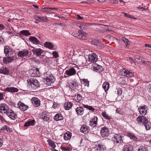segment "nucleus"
<instances>
[{"label": "nucleus", "instance_id": "69168bd1", "mask_svg": "<svg viewBox=\"0 0 151 151\" xmlns=\"http://www.w3.org/2000/svg\"><path fill=\"white\" fill-rule=\"evenodd\" d=\"M7 125H4L3 127L0 129V131L2 130H6L7 128Z\"/></svg>", "mask_w": 151, "mask_h": 151}, {"label": "nucleus", "instance_id": "ddd939ff", "mask_svg": "<svg viewBox=\"0 0 151 151\" xmlns=\"http://www.w3.org/2000/svg\"><path fill=\"white\" fill-rule=\"evenodd\" d=\"M29 53V51L26 49H24L22 50L19 51L17 54L18 56L21 58H23L27 56Z\"/></svg>", "mask_w": 151, "mask_h": 151}, {"label": "nucleus", "instance_id": "e433bc0d", "mask_svg": "<svg viewBox=\"0 0 151 151\" xmlns=\"http://www.w3.org/2000/svg\"><path fill=\"white\" fill-rule=\"evenodd\" d=\"M102 86L105 91L106 92L109 88V84L108 82H105L103 83Z\"/></svg>", "mask_w": 151, "mask_h": 151}, {"label": "nucleus", "instance_id": "f257e3e1", "mask_svg": "<svg viewBox=\"0 0 151 151\" xmlns=\"http://www.w3.org/2000/svg\"><path fill=\"white\" fill-rule=\"evenodd\" d=\"M137 123L144 125L146 131L149 130L151 128V123L148 119L143 115L139 116L136 119Z\"/></svg>", "mask_w": 151, "mask_h": 151}, {"label": "nucleus", "instance_id": "b1692460", "mask_svg": "<svg viewBox=\"0 0 151 151\" xmlns=\"http://www.w3.org/2000/svg\"><path fill=\"white\" fill-rule=\"evenodd\" d=\"M76 101L79 104H81L82 103L83 99L82 96L80 93H77L76 94H75L74 96Z\"/></svg>", "mask_w": 151, "mask_h": 151}, {"label": "nucleus", "instance_id": "c85d7f7f", "mask_svg": "<svg viewBox=\"0 0 151 151\" xmlns=\"http://www.w3.org/2000/svg\"><path fill=\"white\" fill-rule=\"evenodd\" d=\"M133 149V146L132 145L128 143L124 145L123 150L124 151H132Z\"/></svg>", "mask_w": 151, "mask_h": 151}, {"label": "nucleus", "instance_id": "052dcab7", "mask_svg": "<svg viewBox=\"0 0 151 151\" xmlns=\"http://www.w3.org/2000/svg\"><path fill=\"white\" fill-rule=\"evenodd\" d=\"M61 149L65 151H69L70 150V148L66 147H62Z\"/></svg>", "mask_w": 151, "mask_h": 151}, {"label": "nucleus", "instance_id": "c03bdc74", "mask_svg": "<svg viewBox=\"0 0 151 151\" xmlns=\"http://www.w3.org/2000/svg\"><path fill=\"white\" fill-rule=\"evenodd\" d=\"M47 142L49 145L53 149H54L56 147V145L55 143L51 140L48 139Z\"/></svg>", "mask_w": 151, "mask_h": 151}, {"label": "nucleus", "instance_id": "a19ab883", "mask_svg": "<svg viewBox=\"0 0 151 151\" xmlns=\"http://www.w3.org/2000/svg\"><path fill=\"white\" fill-rule=\"evenodd\" d=\"M122 40L123 42L126 44L127 47H129L130 45V41L128 39L123 37L122 38Z\"/></svg>", "mask_w": 151, "mask_h": 151}, {"label": "nucleus", "instance_id": "7ed1b4c3", "mask_svg": "<svg viewBox=\"0 0 151 151\" xmlns=\"http://www.w3.org/2000/svg\"><path fill=\"white\" fill-rule=\"evenodd\" d=\"M122 136L120 134H115L112 138V140L114 144H120L123 142Z\"/></svg>", "mask_w": 151, "mask_h": 151}, {"label": "nucleus", "instance_id": "58836bf2", "mask_svg": "<svg viewBox=\"0 0 151 151\" xmlns=\"http://www.w3.org/2000/svg\"><path fill=\"white\" fill-rule=\"evenodd\" d=\"M121 71V75L124 76H127L128 73H129V71L124 68L122 69Z\"/></svg>", "mask_w": 151, "mask_h": 151}, {"label": "nucleus", "instance_id": "bf43d9fd", "mask_svg": "<svg viewBox=\"0 0 151 151\" xmlns=\"http://www.w3.org/2000/svg\"><path fill=\"white\" fill-rule=\"evenodd\" d=\"M7 128L6 130L9 133H11L12 132L13 130L12 128H10L9 126H7Z\"/></svg>", "mask_w": 151, "mask_h": 151}, {"label": "nucleus", "instance_id": "49530a36", "mask_svg": "<svg viewBox=\"0 0 151 151\" xmlns=\"http://www.w3.org/2000/svg\"><path fill=\"white\" fill-rule=\"evenodd\" d=\"M41 9L42 10H44L46 12H48L49 10H52L54 9H57L55 8H49V7H45L44 8H42Z\"/></svg>", "mask_w": 151, "mask_h": 151}, {"label": "nucleus", "instance_id": "423d86ee", "mask_svg": "<svg viewBox=\"0 0 151 151\" xmlns=\"http://www.w3.org/2000/svg\"><path fill=\"white\" fill-rule=\"evenodd\" d=\"M6 114L12 120H15L17 118V114L11 109H9Z\"/></svg>", "mask_w": 151, "mask_h": 151}, {"label": "nucleus", "instance_id": "a878e982", "mask_svg": "<svg viewBox=\"0 0 151 151\" xmlns=\"http://www.w3.org/2000/svg\"><path fill=\"white\" fill-rule=\"evenodd\" d=\"M76 72L75 69L73 68L72 67L69 70H66L65 72V74L68 76H70L75 75Z\"/></svg>", "mask_w": 151, "mask_h": 151}, {"label": "nucleus", "instance_id": "680f3d73", "mask_svg": "<svg viewBox=\"0 0 151 151\" xmlns=\"http://www.w3.org/2000/svg\"><path fill=\"white\" fill-rule=\"evenodd\" d=\"M72 84L73 86L76 87L78 86V83L75 81H73Z\"/></svg>", "mask_w": 151, "mask_h": 151}, {"label": "nucleus", "instance_id": "8fccbe9b", "mask_svg": "<svg viewBox=\"0 0 151 151\" xmlns=\"http://www.w3.org/2000/svg\"><path fill=\"white\" fill-rule=\"evenodd\" d=\"M35 18L36 20L39 22L42 21L43 19V17L40 16H36Z\"/></svg>", "mask_w": 151, "mask_h": 151}, {"label": "nucleus", "instance_id": "f8f14e48", "mask_svg": "<svg viewBox=\"0 0 151 151\" xmlns=\"http://www.w3.org/2000/svg\"><path fill=\"white\" fill-rule=\"evenodd\" d=\"M6 57H4L3 59V62L4 64H7L12 62L14 60V56H6Z\"/></svg>", "mask_w": 151, "mask_h": 151}, {"label": "nucleus", "instance_id": "5fc2aeb1", "mask_svg": "<svg viewBox=\"0 0 151 151\" xmlns=\"http://www.w3.org/2000/svg\"><path fill=\"white\" fill-rule=\"evenodd\" d=\"M141 57L139 55H136L134 57V58L135 60L136 61L138 62L140 61L141 60Z\"/></svg>", "mask_w": 151, "mask_h": 151}, {"label": "nucleus", "instance_id": "09e8293b", "mask_svg": "<svg viewBox=\"0 0 151 151\" xmlns=\"http://www.w3.org/2000/svg\"><path fill=\"white\" fill-rule=\"evenodd\" d=\"M122 93V88H119L117 89L118 96H121Z\"/></svg>", "mask_w": 151, "mask_h": 151}, {"label": "nucleus", "instance_id": "c9c22d12", "mask_svg": "<svg viewBox=\"0 0 151 151\" xmlns=\"http://www.w3.org/2000/svg\"><path fill=\"white\" fill-rule=\"evenodd\" d=\"M35 120H32L25 123L24 126L25 127H29L30 126H33L34 124Z\"/></svg>", "mask_w": 151, "mask_h": 151}, {"label": "nucleus", "instance_id": "9d476101", "mask_svg": "<svg viewBox=\"0 0 151 151\" xmlns=\"http://www.w3.org/2000/svg\"><path fill=\"white\" fill-rule=\"evenodd\" d=\"M93 70L98 72H100L104 70L103 67L96 63H93L92 66Z\"/></svg>", "mask_w": 151, "mask_h": 151}, {"label": "nucleus", "instance_id": "6e6d98bb", "mask_svg": "<svg viewBox=\"0 0 151 151\" xmlns=\"http://www.w3.org/2000/svg\"><path fill=\"white\" fill-rule=\"evenodd\" d=\"M140 62L143 64L146 65L147 64L148 61L147 60L144 58H142L141 59Z\"/></svg>", "mask_w": 151, "mask_h": 151}, {"label": "nucleus", "instance_id": "6ab92c4d", "mask_svg": "<svg viewBox=\"0 0 151 151\" xmlns=\"http://www.w3.org/2000/svg\"><path fill=\"white\" fill-rule=\"evenodd\" d=\"M31 100L32 104L35 106L38 107L40 106V100L36 97H33Z\"/></svg>", "mask_w": 151, "mask_h": 151}, {"label": "nucleus", "instance_id": "774afa93", "mask_svg": "<svg viewBox=\"0 0 151 151\" xmlns=\"http://www.w3.org/2000/svg\"><path fill=\"white\" fill-rule=\"evenodd\" d=\"M77 19L78 20H81L83 19V17H81L79 15L77 14Z\"/></svg>", "mask_w": 151, "mask_h": 151}, {"label": "nucleus", "instance_id": "aec40b11", "mask_svg": "<svg viewBox=\"0 0 151 151\" xmlns=\"http://www.w3.org/2000/svg\"><path fill=\"white\" fill-rule=\"evenodd\" d=\"M89 60L91 62H95L98 59L97 55L95 53H93L89 54L88 56Z\"/></svg>", "mask_w": 151, "mask_h": 151}, {"label": "nucleus", "instance_id": "2f4dec72", "mask_svg": "<svg viewBox=\"0 0 151 151\" xmlns=\"http://www.w3.org/2000/svg\"><path fill=\"white\" fill-rule=\"evenodd\" d=\"M73 105L72 103L69 101H68L65 102L64 104V108L66 110H68L72 107Z\"/></svg>", "mask_w": 151, "mask_h": 151}, {"label": "nucleus", "instance_id": "6e6552de", "mask_svg": "<svg viewBox=\"0 0 151 151\" xmlns=\"http://www.w3.org/2000/svg\"><path fill=\"white\" fill-rule=\"evenodd\" d=\"M98 117L96 116H94L89 122V125L92 127H96L98 124Z\"/></svg>", "mask_w": 151, "mask_h": 151}, {"label": "nucleus", "instance_id": "1a4fd4ad", "mask_svg": "<svg viewBox=\"0 0 151 151\" xmlns=\"http://www.w3.org/2000/svg\"><path fill=\"white\" fill-rule=\"evenodd\" d=\"M147 106L144 105L143 106H141L138 108V110L140 114L141 115H145L147 113Z\"/></svg>", "mask_w": 151, "mask_h": 151}, {"label": "nucleus", "instance_id": "dca6fc26", "mask_svg": "<svg viewBox=\"0 0 151 151\" xmlns=\"http://www.w3.org/2000/svg\"><path fill=\"white\" fill-rule=\"evenodd\" d=\"M96 150L97 151H105L106 150V147L104 144L102 142L96 145Z\"/></svg>", "mask_w": 151, "mask_h": 151}, {"label": "nucleus", "instance_id": "e2e57ef3", "mask_svg": "<svg viewBox=\"0 0 151 151\" xmlns=\"http://www.w3.org/2000/svg\"><path fill=\"white\" fill-rule=\"evenodd\" d=\"M129 62H130L131 64H132V63H134V59L131 57H129Z\"/></svg>", "mask_w": 151, "mask_h": 151}, {"label": "nucleus", "instance_id": "72a5a7b5", "mask_svg": "<svg viewBox=\"0 0 151 151\" xmlns=\"http://www.w3.org/2000/svg\"><path fill=\"white\" fill-rule=\"evenodd\" d=\"M44 45L45 47L50 49H52L54 47L52 43L50 42H46L44 43Z\"/></svg>", "mask_w": 151, "mask_h": 151}, {"label": "nucleus", "instance_id": "f704fd0d", "mask_svg": "<svg viewBox=\"0 0 151 151\" xmlns=\"http://www.w3.org/2000/svg\"><path fill=\"white\" fill-rule=\"evenodd\" d=\"M137 151H148L147 145L144 144L141 145Z\"/></svg>", "mask_w": 151, "mask_h": 151}, {"label": "nucleus", "instance_id": "bb28decb", "mask_svg": "<svg viewBox=\"0 0 151 151\" xmlns=\"http://www.w3.org/2000/svg\"><path fill=\"white\" fill-rule=\"evenodd\" d=\"M80 130L82 133L86 134L89 131L90 129L89 127L86 124H84L82 126Z\"/></svg>", "mask_w": 151, "mask_h": 151}, {"label": "nucleus", "instance_id": "4c0bfd02", "mask_svg": "<svg viewBox=\"0 0 151 151\" xmlns=\"http://www.w3.org/2000/svg\"><path fill=\"white\" fill-rule=\"evenodd\" d=\"M20 33L23 35L27 36L31 35V34L27 30H23L20 32Z\"/></svg>", "mask_w": 151, "mask_h": 151}, {"label": "nucleus", "instance_id": "2eb2a0df", "mask_svg": "<svg viewBox=\"0 0 151 151\" xmlns=\"http://www.w3.org/2000/svg\"><path fill=\"white\" fill-rule=\"evenodd\" d=\"M92 44L96 46L97 48L99 49H101L104 47V45L99 40H93L92 41Z\"/></svg>", "mask_w": 151, "mask_h": 151}, {"label": "nucleus", "instance_id": "3c124183", "mask_svg": "<svg viewBox=\"0 0 151 151\" xmlns=\"http://www.w3.org/2000/svg\"><path fill=\"white\" fill-rule=\"evenodd\" d=\"M79 28L81 29V30L83 31V29H86L87 28V26L84 24H82L79 26Z\"/></svg>", "mask_w": 151, "mask_h": 151}, {"label": "nucleus", "instance_id": "de8ad7c7", "mask_svg": "<svg viewBox=\"0 0 151 151\" xmlns=\"http://www.w3.org/2000/svg\"><path fill=\"white\" fill-rule=\"evenodd\" d=\"M123 13L124 14V16L125 17L131 19H137V18L134 17L133 15L128 14L126 13Z\"/></svg>", "mask_w": 151, "mask_h": 151}, {"label": "nucleus", "instance_id": "f03ea898", "mask_svg": "<svg viewBox=\"0 0 151 151\" xmlns=\"http://www.w3.org/2000/svg\"><path fill=\"white\" fill-rule=\"evenodd\" d=\"M27 81L29 88L32 90H36L40 87V84L37 79L29 78Z\"/></svg>", "mask_w": 151, "mask_h": 151}, {"label": "nucleus", "instance_id": "864d4df0", "mask_svg": "<svg viewBox=\"0 0 151 151\" xmlns=\"http://www.w3.org/2000/svg\"><path fill=\"white\" fill-rule=\"evenodd\" d=\"M52 55L55 58L59 57V55L58 52L55 51L52 52Z\"/></svg>", "mask_w": 151, "mask_h": 151}, {"label": "nucleus", "instance_id": "412c9836", "mask_svg": "<svg viewBox=\"0 0 151 151\" xmlns=\"http://www.w3.org/2000/svg\"><path fill=\"white\" fill-rule=\"evenodd\" d=\"M76 113L78 116H81L83 114L84 112V109L82 106H79L75 109Z\"/></svg>", "mask_w": 151, "mask_h": 151}, {"label": "nucleus", "instance_id": "4d7b16f0", "mask_svg": "<svg viewBox=\"0 0 151 151\" xmlns=\"http://www.w3.org/2000/svg\"><path fill=\"white\" fill-rule=\"evenodd\" d=\"M5 95L4 92H0V100H1L4 99V97Z\"/></svg>", "mask_w": 151, "mask_h": 151}, {"label": "nucleus", "instance_id": "a18cd8bd", "mask_svg": "<svg viewBox=\"0 0 151 151\" xmlns=\"http://www.w3.org/2000/svg\"><path fill=\"white\" fill-rule=\"evenodd\" d=\"M42 118L43 120L46 121H48L50 119L49 115L47 114L42 115Z\"/></svg>", "mask_w": 151, "mask_h": 151}, {"label": "nucleus", "instance_id": "338daca9", "mask_svg": "<svg viewBox=\"0 0 151 151\" xmlns=\"http://www.w3.org/2000/svg\"><path fill=\"white\" fill-rule=\"evenodd\" d=\"M111 3L117 4H118V2L116 0H109Z\"/></svg>", "mask_w": 151, "mask_h": 151}, {"label": "nucleus", "instance_id": "7c9ffc66", "mask_svg": "<svg viewBox=\"0 0 151 151\" xmlns=\"http://www.w3.org/2000/svg\"><path fill=\"white\" fill-rule=\"evenodd\" d=\"M72 136V133L69 131H67L64 135L63 138L65 140H68L70 139Z\"/></svg>", "mask_w": 151, "mask_h": 151}, {"label": "nucleus", "instance_id": "0eeeda50", "mask_svg": "<svg viewBox=\"0 0 151 151\" xmlns=\"http://www.w3.org/2000/svg\"><path fill=\"white\" fill-rule=\"evenodd\" d=\"M4 52L6 56H11L13 53L12 49L9 46H4Z\"/></svg>", "mask_w": 151, "mask_h": 151}, {"label": "nucleus", "instance_id": "4be33fe9", "mask_svg": "<svg viewBox=\"0 0 151 151\" xmlns=\"http://www.w3.org/2000/svg\"><path fill=\"white\" fill-rule=\"evenodd\" d=\"M32 52L34 55H36L37 56H40L43 53L44 51L40 48H34L32 50Z\"/></svg>", "mask_w": 151, "mask_h": 151}, {"label": "nucleus", "instance_id": "0e129e2a", "mask_svg": "<svg viewBox=\"0 0 151 151\" xmlns=\"http://www.w3.org/2000/svg\"><path fill=\"white\" fill-rule=\"evenodd\" d=\"M5 27V26L3 24L0 23V31L4 29Z\"/></svg>", "mask_w": 151, "mask_h": 151}, {"label": "nucleus", "instance_id": "ea45409f", "mask_svg": "<svg viewBox=\"0 0 151 151\" xmlns=\"http://www.w3.org/2000/svg\"><path fill=\"white\" fill-rule=\"evenodd\" d=\"M101 115L104 118L107 120H110L112 119V118H111V117L109 116L108 114H107L106 112L105 111H103L101 113Z\"/></svg>", "mask_w": 151, "mask_h": 151}, {"label": "nucleus", "instance_id": "f3484780", "mask_svg": "<svg viewBox=\"0 0 151 151\" xmlns=\"http://www.w3.org/2000/svg\"><path fill=\"white\" fill-rule=\"evenodd\" d=\"M18 107L22 111H25L28 108V106L19 101L18 103Z\"/></svg>", "mask_w": 151, "mask_h": 151}, {"label": "nucleus", "instance_id": "20e7f679", "mask_svg": "<svg viewBox=\"0 0 151 151\" xmlns=\"http://www.w3.org/2000/svg\"><path fill=\"white\" fill-rule=\"evenodd\" d=\"M74 37H77L78 38L82 40H85L87 39V34L85 33L83 31L79 30L78 31V33H76L73 34Z\"/></svg>", "mask_w": 151, "mask_h": 151}, {"label": "nucleus", "instance_id": "39448f33", "mask_svg": "<svg viewBox=\"0 0 151 151\" xmlns=\"http://www.w3.org/2000/svg\"><path fill=\"white\" fill-rule=\"evenodd\" d=\"M46 81L47 84L48 85H51V84L53 83L55 81V79L52 74L48 73L46 74Z\"/></svg>", "mask_w": 151, "mask_h": 151}, {"label": "nucleus", "instance_id": "9b49d317", "mask_svg": "<svg viewBox=\"0 0 151 151\" xmlns=\"http://www.w3.org/2000/svg\"><path fill=\"white\" fill-rule=\"evenodd\" d=\"M9 107L7 105L5 104H0V112L2 114L6 113L8 111Z\"/></svg>", "mask_w": 151, "mask_h": 151}, {"label": "nucleus", "instance_id": "79ce46f5", "mask_svg": "<svg viewBox=\"0 0 151 151\" xmlns=\"http://www.w3.org/2000/svg\"><path fill=\"white\" fill-rule=\"evenodd\" d=\"M81 83L83 84L85 86L88 87L89 86V81L87 79H81Z\"/></svg>", "mask_w": 151, "mask_h": 151}, {"label": "nucleus", "instance_id": "37998d69", "mask_svg": "<svg viewBox=\"0 0 151 151\" xmlns=\"http://www.w3.org/2000/svg\"><path fill=\"white\" fill-rule=\"evenodd\" d=\"M83 106L84 108H86L89 110L92 111H94L95 110V109L93 108L91 106H89L88 105L83 104Z\"/></svg>", "mask_w": 151, "mask_h": 151}, {"label": "nucleus", "instance_id": "393cba45", "mask_svg": "<svg viewBox=\"0 0 151 151\" xmlns=\"http://www.w3.org/2000/svg\"><path fill=\"white\" fill-rule=\"evenodd\" d=\"M9 69L6 67H2L0 68V73L8 75L9 74Z\"/></svg>", "mask_w": 151, "mask_h": 151}, {"label": "nucleus", "instance_id": "473e14b6", "mask_svg": "<svg viewBox=\"0 0 151 151\" xmlns=\"http://www.w3.org/2000/svg\"><path fill=\"white\" fill-rule=\"evenodd\" d=\"M64 118L61 113H57L55 114L54 117V119L56 121L62 120Z\"/></svg>", "mask_w": 151, "mask_h": 151}, {"label": "nucleus", "instance_id": "13d9d810", "mask_svg": "<svg viewBox=\"0 0 151 151\" xmlns=\"http://www.w3.org/2000/svg\"><path fill=\"white\" fill-rule=\"evenodd\" d=\"M10 102L11 104V105L15 107H18V103L16 104V102H13L12 101H10Z\"/></svg>", "mask_w": 151, "mask_h": 151}, {"label": "nucleus", "instance_id": "4468645a", "mask_svg": "<svg viewBox=\"0 0 151 151\" xmlns=\"http://www.w3.org/2000/svg\"><path fill=\"white\" fill-rule=\"evenodd\" d=\"M30 72L32 76L33 77L39 76L40 74L39 69L36 67L32 68Z\"/></svg>", "mask_w": 151, "mask_h": 151}, {"label": "nucleus", "instance_id": "5701e85b", "mask_svg": "<svg viewBox=\"0 0 151 151\" xmlns=\"http://www.w3.org/2000/svg\"><path fill=\"white\" fill-rule=\"evenodd\" d=\"M19 91V89L14 87H7L4 90L5 92H8L11 93H14L17 92Z\"/></svg>", "mask_w": 151, "mask_h": 151}, {"label": "nucleus", "instance_id": "603ef678", "mask_svg": "<svg viewBox=\"0 0 151 151\" xmlns=\"http://www.w3.org/2000/svg\"><path fill=\"white\" fill-rule=\"evenodd\" d=\"M116 113L119 114L123 115L124 112L123 110L120 108H117L116 110Z\"/></svg>", "mask_w": 151, "mask_h": 151}, {"label": "nucleus", "instance_id": "cd10ccee", "mask_svg": "<svg viewBox=\"0 0 151 151\" xmlns=\"http://www.w3.org/2000/svg\"><path fill=\"white\" fill-rule=\"evenodd\" d=\"M127 136L129 137L131 139H133L136 142L138 141V139L137 136L133 133L131 132H128L127 134Z\"/></svg>", "mask_w": 151, "mask_h": 151}, {"label": "nucleus", "instance_id": "c756f323", "mask_svg": "<svg viewBox=\"0 0 151 151\" xmlns=\"http://www.w3.org/2000/svg\"><path fill=\"white\" fill-rule=\"evenodd\" d=\"M29 40L30 42L35 45H38L40 42L38 39L34 36H30L29 38Z\"/></svg>", "mask_w": 151, "mask_h": 151}, {"label": "nucleus", "instance_id": "a211bd4d", "mask_svg": "<svg viewBox=\"0 0 151 151\" xmlns=\"http://www.w3.org/2000/svg\"><path fill=\"white\" fill-rule=\"evenodd\" d=\"M109 129L106 127H102L100 131V133L101 135L103 137H107L109 135Z\"/></svg>", "mask_w": 151, "mask_h": 151}]
</instances>
